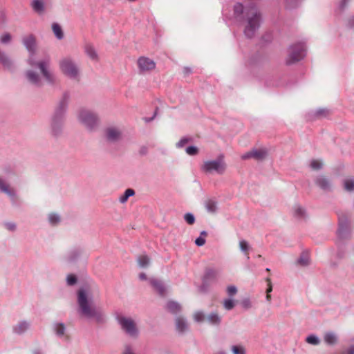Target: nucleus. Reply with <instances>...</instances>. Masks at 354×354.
<instances>
[{
    "label": "nucleus",
    "mask_w": 354,
    "mask_h": 354,
    "mask_svg": "<svg viewBox=\"0 0 354 354\" xmlns=\"http://www.w3.org/2000/svg\"><path fill=\"white\" fill-rule=\"evenodd\" d=\"M310 263V257L307 252H303L297 261V264L304 267Z\"/></svg>",
    "instance_id": "34"
},
{
    "label": "nucleus",
    "mask_w": 354,
    "mask_h": 354,
    "mask_svg": "<svg viewBox=\"0 0 354 354\" xmlns=\"http://www.w3.org/2000/svg\"><path fill=\"white\" fill-rule=\"evenodd\" d=\"M291 213L292 216L299 221H305L308 217L306 208L298 203L292 205L291 208Z\"/></svg>",
    "instance_id": "10"
},
{
    "label": "nucleus",
    "mask_w": 354,
    "mask_h": 354,
    "mask_svg": "<svg viewBox=\"0 0 354 354\" xmlns=\"http://www.w3.org/2000/svg\"><path fill=\"white\" fill-rule=\"evenodd\" d=\"M266 301L270 302L271 301V295L270 294L266 295Z\"/></svg>",
    "instance_id": "62"
},
{
    "label": "nucleus",
    "mask_w": 354,
    "mask_h": 354,
    "mask_svg": "<svg viewBox=\"0 0 354 354\" xmlns=\"http://www.w3.org/2000/svg\"><path fill=\"white\" fill-rule=\"evenodd\" d=\"M77 119L79 123L88 131H95L100 125L98 114L88 109H80L77 112Z\"/></svg>",
    "instance_id": "2"
},
{
    "label": "nucleus",
    "mask_w": 354,
    "mask_h": 354,
    "mask_svg": "<svg viewBox=\"0 0 354 354\" xmlns=\"http://www.w3.org/2000/svg\"><path fill=\"white\" fill-rule=\"evenodd\" d=\"M5 226L8 230L11 231V232L15 231L16 228H17L16 224L15 223H12V222L6 223L5 224Z\"/></svg>",
    "instance_id": "55"
},
{
    "label": "nucleus",
    "mask_w": 354,
    "mask_h": 354,
    "mask_svg": "<svg viewBox=\"0 0 354 354\" xmlns=\"http://www.w3.org/2000/svg\"><path fill=\"white\" fill-rule=\"evenodd\" d=\"M80 254L79 249L71 250L64 257V261L68 263H73L78 259Z\"/></svg>",
    "instance_id": "24"
},
{
    "label": "nucleus",
    "mask_w": 354,
    "mask_h": 354,
    "mask_svg": "<svg viewBox=\"0 0 354 354\" xmlns=\"http://www.w3.org/2000/svg\"><path fill=\"white\" fill-rule=\"evenodd\" d=\"M260 24H248L245 28L244 32L246 37L251 38L254 35L256 31L259 28Z\"/></svg>",
    "instance_id": "27"
},
{
    "label": "nucleus",
    "mask_w": 354,
    "mask_h": 354,
    "mask_svg": "<svg viewBox=\"0 0 354 354\" xmlns=\"http://www.w3.org/2000/svg\"><path fill=\"white\" fill-rule=\"evenodd\" d=\"M344 188L348 192L354 190V179L347 178L344 180Z\"/></svg>",
    "instance_id": "44"
},
{
    "label": "nucleus",
    "mask_w": 354,
    "mask_h": 354,
    "mask_svg": "<svg viewBox=\"0 0 354 354\" xmlns=\"http://www.w3.org/2000/svg\"><path fill=\"white\" fill-rule=\"evenodd\" d=\"M215 354H226V353L224 351H219L216 352Z\"/></svg>",
    "instance_id": "64"
},
{
    "label": "nucleus",
    "mask_w": 354,
    "mask_h": 354,
    "mask_svg": "<svg viewBox=\"0 0 354 354\" xmlns=\"http://www.w3.org/2000/svg\"><path fill=\"white\" fill-rule=\"evenodd\" d=\"M26 78L29 83L32 85L40 86L42 85L41 78L36 72L28 70L26 73Z\"/></svg>",
    "instance_id": "21"
},
{
    "label": "nucleus",
    "mask_w": 354,
    "mask_h": 354,
    "mask_svg": "<svg viewBox=\"0 0 354 354\" xmlns=\"http://www.w3.org/2000/svg\"><path fill=\"white\" fill-rule=\"evenodd\" d=\"M137 262L138 266L142 268H147L150 264V259L146 254H141L138 257Z\"/></svg>",
    "instance_id": "32"
},
{
    "label": "nucleus",
    "mask_w": 354,
    "mask_h": 354,
    "mask_svg": "<svg viewBox=\"0 0 354 354\" xmlns=\"http://www.w3.org/2000/svg\"><path fill=\"white\" fill-rule=\"evenodd\" d=\"M250 158H253L252 149L241 156L242 160H248Z\"/></svg>",
    "instance_id": "58"
},
{
    "label": "nucleus",
    "mask_w": 354,
    "mask_h": 354,
    "mask_svg": "<svg viewBox=\"0 0 354 354\" xmlns=\"http://www.w3.org/2000/svg\"><path fill=\"white\" fill-rule=\"evenodd\" d=\"M30 7L35 13L42 15L45 13L48 7L47 0H31Z\"/></svg>",
    "instance_id": "15"
},
{
    "label": "nucleus",
    "mask_w": 354,
    "mask_h": 354,
    "mask_svg": "<svg viewBox=\"0 0 354 354\" xmlns=\"http://www.w3.org/2000/svg\"><path fill=\"white\" fill-rule=\"evenodd\" d=\"M24 44L26 48L32 53L35 46V39L32 35H28L24 38Z\"/></svg>",
    "instance_id": "35"
},
{
    "label": "nucleus",
    "mask_w": 354,
    "mask_h": 354,
    "mask_svg": "<svg viewBox=\"0 0 354 354\" xmlns=\"http://www.w3.org/2000/svg\"><path fill=\"white\" fill-rule=\"evenodd\" d=\"M241 306L245 309L252 308V302L249 298H245L241 301Z\"/></svg>",
    "instance_id": "52"
},
{
    "label": "nucleus",
    "mask_w": 354,
    "mask_h": 354,
    "mask_svg": "<svg viewBox=\"0 0 354 354\" xmlns=\"http://www.w3.org/2000/svg\"><path fill=\"white\" fill-rule=\"evenodd\" d=\"M253 158L257 160H263L268 156V150L265 148L252 149Z\"/></svg>",
    "instance_id": "25"
},
{
    "label": "nucleus",
    "mask_w": 354,
    "mask_h": 354,
    "mask_svg": "<svg viewBox=\"0 0 354 354\" xmlns=\"http://www.w3.org/2000/svg\"><path fill=\"white\" fill-rule=\"evenodd\" d=\"M11 40V35L9 33H6L0 38V41L2 44H8Z\"/></svg>",
    "instance_id": "53"
},
{
    "label": "nucleus",
    "mask_w": 354,
    "mask_h": 354,
    "mask_svg": "<svg viewBox=\"0 0 354 354\" xmlns=\"http://www.w3.org/2000/svg\"><path fill=\"white\" fill-rule=\"evenodd\" d=\"M184 219L189 225H193L195 222V217L192 213H186L184 215Z\"/></svg>",
    "instance_id": "48"
},
{
    "label": "nucleus",
    "mask_w": 354,
    "mask_h": 354,
    "mask_svg": "<svg viewBox=\"0 0 354 354\" xmlns=\"http://www.w3.org/2000/svg\"><path fill=\"white\" fill-rule=\"evenodd\" d=\"M232 354H247L246 348L242 344H235L230 347Z\"/></svg>",
    "instance_id": "36"
},
{
    "label": "nucleus",
    "mask_w": 354,
    "mask_h": 354,
    "mask_svg": "<svg viewBox=\"0 0 354 354\" xmlns=\"http://www.w3.org/2000/svg\"><path fill=\"white\" fill-rule=\"evenodd\" d=\"M122 330L129 337L137 339L140 335V330L136 321L128 317H120L118 319Z\"/></svg>",
    "instance_id": "7"
},
{
    "label": "nucleus",
    "mask_w": 354,
    "mask_h": 354,
    "mask_svg": "<svg viewBox=\"0 0 354 354\" xmlns=\"http://www.w3.org/2000/svg\"><path fill=\"white\" fill-rule=\"evenodd\" d=\"M77 281V279L75 275L70 274L66 277V283L68 286H73Z\"/></svg>",
    "instance_id": "49"
},
{
    "label": "nucleus",
    "mask_w": 354,
    "mask_h": 354,
    "mask_svg": "<svg viewBox=\"0 0 354 354\" xmlns=\"http://www.w3.org/2000/svg\"><path fill=\"white\" fill-rule=\"evenodd\" d=\"M195 243L197 246H203L205 243V239L204 237L199 236L195 240Z\"/></svg>",
    "instance_id": "56"
},
{
    "label": "nucleus",
    "mask_w": 354,
    "mask_h": 354,
    "mask_svg": "<svg viewBox=\"0 0 354 354\" xmlns=\"http://www.w3.org/2000/svg\"><path fill=\"white\" fill-rule=\"evenodd\" d=\"M315 185L324 192H331L333 183L329 178L324 175H319L315 179Z\"/></svg>",
    "instance_id": "12"
},
{
    "label": "nucleus",
    "mask_w": 354,
    "mask_h": 354,
    "mask_svg": "<svg viewBox=\"0 0 354 354\" xmlns=\"http://www.w3.org/2000/svg\"><path fill=\"white\" fill-rule=\"evenodd\" d=\"M122 354H136L132 346L130 345H126L124 348Z\"/></svg>",
    "instance_id": "54"
},
{
    "label": "nucleus",
    "mask_w": 354,
    "mask_h": 354,
    "mask_svg": "<svg viewBox=\"0 0 354 354\" xmlns=\"http://www.w3.org/2000/svg\"><path fill=\"white\" fill-rule=\"evenodd\" d=\"M150 283L156 290L160 295H164L165 292V288L162 283L156 279H151Z\"/></svg>",
    "instance_id": "30"
},
{
    "label": "nucleus",
    "mask_w": 354,
    "mask_h": 354,
    "mask_svg": "<svg viewBox=\"0 0 354 354\" xmlns=\"http://www.w3.org/2000/svg\"><path fill=\"white\" fill-rule=\"evenodd\" d=\"M48 219L49 223L52 225H57L61 221L60 216L56 213H50L48 215Z\"/></svg>",
    "instance_id": "40"
},
{
    "label": "nucleus",
    "mask_w": 354,
    "mask_h": 354,
    "mask_svg": "<svg viewBox=\"0 0 354 354\" xmlns=\"http://www.w3.org/2000/svg\"><path fill=\"white\" fill-rule=\"evenodd\" d=\"M167 310L173 314H176L181 310L180 305L174 301H169L166 304Z\"/></svg>",
    "instance_id": "29"
},
{
    "label": "nucleus",
    "mask_w": 354,
    "mask_h": 354,
    "mask_svg": "<svg viewBox=\"0 0 354 354\" xmlns=\"http://www.w3.org/2000/svg\"><path fill=\"white\" fill-rule=\"evenodd\" d=\"M28 64L35 68H38L43 77L50 83H53L55 80V75L49 71V66L50 64V58L48 56L43 59L36 60L32 55L28 59Z\"/></svg>",
    "instance_id": "3"
},
{
    "label": "nucleus",
    "mask_w": 354,
    "mask_h": 354,
    "mask_svg": "<svg viewBox=\"0 0 354 354\" xmlns=\"http://www.w3.org/2000/svg\"><path fill=\"white\" fill-rule=\"evenodd\" d=\"M86 53L87 55L90 57V59H91L92 60H94V61L98 60V55H97L96 50H95V48L92 46H90V45L86 46Z\"/></svg>",
    "instance_id": "39"
},
{
    "label": "nucleus",
    "mask_w": 354,
    "mask_h": 354,
    "mask_svg": "<svg viewBox=\"0 0 354 354\" xmlns=\"http://www.w3.org/2000/svg\"><path fill=\"white\" fill-rule=\"evenodd\" d=\"M206 210L210 214H215L218 209V203L215 200L207 199L204 203Z\"/></svg>",
    "instance_id": "26"
},
{
    "label": "nucleus",
    "mask_w": 354,
    "mask_h": 354,
    "mask_svg": "<svg viewBox=\"0 0 354 354\" xmlns=\"http://www.w3.org/2000/svg\"><path fill=\"white\" fill-rule=\"evenodd\" d=\"M0 192L8 195L12 201H14L17 198L15 189L11 187L8 180L2 177H0Z\"/></svg>",
    "instance_id": "14"
},
{
    "label": "nucleus",
    "mask_w": 354,
    "mask_h": 354,
    "mask_svg": "<svg viewBox=\"0 0 354 354\" xmlns=\"http://www.w3.org/2000/svg\"><path fill=\"white\" fill-rule=\"evenodd\" d=\"M237 292H238L237 288L234 285L228 286L226 288V292H227V295L229 296V297H230V298H232V297L236 295Z\"/></svg>",
    "instance_id": "47"
},
{
    "label": "nucleus",
    "mask_w": 354,
    "mask_h": 354,
    "mask_svg": "<svg viewBox=\"0 0 354 354\" xmlns=\"http://www.w3.org/2000/svg\"><path fill=\"white\" fill-rule=\"evenodd\" d=\"M266 282L268 283V288L266 289V295H268L270 294V292L272 291V285L270 278L266 279Z\"/></svg>",
    "instance_id": "57"
},
{
    "label": "nucleus",
    "mask_w": 354,
    "mask_h": 354,
    "mask_svg": "<svg viewBox=\"0 0 354 354\" xmlns=\"http://www.w3.org/2000/svg\"><path fill=\"white\" fill-rule=\"evenodd\" d=\"M207 233L206 231H202L201 232V236H200L205 238L207 236Z\"/></svg>",
    "instance_id": "61"
},
{
    "label": "nucleus",
    "mask_w": 354,
    "mask_h": 354,
    "mask_svg": "<svg viewBox=\"0 0 354 354\" xmlns=\"http://www.w3.org/2000/svg\"><path fill=\"white\" fill-rule=\"evenodd\" d=\"M206 322L210 326L218 327L222 323V316L216 311H212L206 315Z\"/></svg>",
    "instance_id": "20"
},
{
    "label": "nucleus",
    "mask_w": 354,
    "mask_h": 354,
    "mask_svg": "<svg viewBox=\"0 0 354 354\" xmlns=\"http://www.w3.org/2000/svg\"><path fill=\"white\" fill-rule=\"evenodd\" d=\"M342 354H354V346H351L346 351H343Z\"/></svg>",
    "instance_id": "59"
},
{
    "label": "nucleus",
    "mask_w": 354,
    "mask_h": 354,
    "mask_svg": "<svg viewBox=\"0 0 354 354\" xmlns=\"http://www.w3.org/2000/svg\"><path fill=\"white\" fill-rule=\"evenodd\" d=\"M351 227L349 222L346 218H339V228L338 236L341 239H344L348 236L351 233Z\"/></svg>",
    "instance_id": "16"
},
{
    "label": "nucleus",
    "mask_w": 354,
    "mask_h": 354,
    "mask_svg": "<svg viewBox=\"0 0 354 354\" xmlns=\"http://www.w3.org/2000/svg\"><path fill=\"white\" fill-rule=\"evenodd\" d=\"M64 117L53 114L50 118V133L54 136H59L63 131Z\"/></svg>",
    "instance_id": "8"
},
{
    "label": "nucleus",
    "mask_w": 354,
    "mask_h": 354,
    "mask_svg": "<svg viewBox=\"0 0 354 354\" xmlns=\"http://www.w3.org/2000/svg\"><path fill=\"white\" fill-rule=\"evenodd\" d=\"M0 62L2 65L8 68L11 69L12 67V60L2 51L0 50Z\"/></svg>",
    "instance_id": "31"
},
{
    "label": "nucleus",
    "mask_w": 354,
    "mask_h": 354,
    "mask_svg": "<svg viewBox=\"0 0 354 354\" xmlns=\"http://www.w3.org/2000/svg\"><path fill=\"white\" fill-rule=\"evenodd\" d=\"M223 306L225 310H231L236 306V301L232 298H226L223 301Z\"/></svg>",
    "instance_id": "37"
},
{
    "label": "nucleus",
    "mask_w": 354,
    "mask_h": 354,
    "mask_svg": "<svg viewBox=\"0 0 354 354\" xmlns=\"http://www.w3.org/2000/svg\"><path fill=\"white\" fill-rule=\"evenodd\" d=\"M239 248L240 250L245 253L247 259H248L250 258L248 251L250 248L249 243L245 240H241L239 241Z\"/></svg>",
    "instance_id": "42"
},
{
    "label": "nucleus",
    "mask_w": 354,
    "mask_h": 354,
    "mask_svg": "<svg viewBox=\"0 0 354 354\" xmlns=\"http://www.w3.org/2000/svg\"><path fill=\"white\" fill-rule=\"evenodd\" d=\"M52 30L55 37L58 39H62L64 38V32L62 27L59 26V24H53L52 26Z\"/></svg>",
    "instance_id": "38"
},
{
    "label": "nucleus",
    "mask_w": 354,
    "mask_h": 354,
    "mask_svg": "<svg viewBox=\"0 0 354 354\" xmlns=\"http://www.w3.org/2000/svg\"><path fill=\"white\" fill-rule=\"evenodd\" d=\"M53 329L58 337L63 338L66 337V328L64 323H54L53 324Z\"/></svg>",
    "instance_id": "22"
},
{
    "label": "nucleus",
    "mask_w": 354,
    "mask_h": 354,
    "mask_svg": "<svg viewBox=\"0 0 354 354\" xmlns=\"http://www.w3.org/2000/svg\"><path fill=\"white\" fill-rule=\"evenodd\" d=\"M139 71L146 73L153 71L156 68L155 62L147 57H140L137 61Z\"/></svg>",
    "instance_id": "9"
},
{
    "label": "nucleus",
    "mask_w": 354,
    "mask_h": 354,
    "mask_svg": "<svg viewBox=\"0 0 354 354\" xmlns=\"http://www.w3.org/2000/svg\"><path fill=\"white\" fill-rule=\"evenodd\" d=\"M245 15L248 22H259L262 19L261 12L254 6L248 8L245 12Z\"/></svg>",
    "instance_id": "13"
},
{
    "label": "nucleus",
    "mask_w": 354,
    "mask_h": 354,
    "mask_svg": "<svg viewBox=\"0 0 354 354\" xmlns=\"http://www.w3.org/2000/svg\"><path fill=\"white\" fill-rule=\"evenodd\" d=\"M77 313L82 319L97 324L106 321L104 312L95 304L94 289L89 286L81 287L77 291Z\"/></svg>",
    "instance_id": "1"
},
{
    "label": "nucleus",
    "mask_w": 354,
    "mask_h": 354,
    "mask_svg": "<svg viewBox=\"0 0 354 354\" xmlns=\"http://www.w3.org/2000/svg\"><path fill=\"white\" fill-rule=\"evenodd\" d=\"M306 55V46L304 42L293 44L288 48L286 64L291 65L303 59Z\"/></svg>",
    "instance_id": "4"
},
{
    "label": "nucleus",
    "mask_w": 354,
    "mask_h": 354,
    "mask_svg": "<svg viewBox=\"0 0 354 354\" xmlns=\"http://www.w3.org/2000/svg\"><path fill=\"white\" fill-rule=\"evenodd\" d=\"M184 71L185 73L188 74V73H191V69L188 68H185Z\"/></svg>",
    "instance_id": "63"
},
{
    "label": "nucleus",
    "mask_w": 354,
    "mask_h": 354,
    "mask_svg": "<svg viewBox=\"0 0 354 354\" xmlns=\"http://www.w3.org/2000/svg\"><path fill=\"white\" fill-rule=\"evenodd\" d=\"M324 342L328 345H335L337 343L338 337L334 332H327L324 335Z\"/></svg>",
    "instance_id": "28"
},
{
    "label": "nucleus",
    "mask_w": 354,
    "mask_h": 354,
    "mask_svg": "<svg viewBox=\"0 0 354 354\" xmlns=\"http://www.w3.org/2000/svg\"><path fill=\"white\" fill-rule=\"evenodd\" d=\"M191 141V139L187 137L182 138L176 144L177 148L183 147L187 143Z\"/></svg>",
    "instance_id": "51"
},
{
    "label": "nucleus",
    "mask_w": 354,
    "mask_h": 354,
    "mask_svg": "<svg viewBox=\"0 0 354 354\" xmlns=\"http://www.w3.org/2000/svg\"><path fill=\"white\" fill-rule=\"evenodd\" d=\"M185 151L189 156H196L198 153V149L195 146H189L186 148Z\"/></svg>",
    "instance_id": "50"
},
{
    "label": "nucleus",
    "mask_w": 354,
    "mask_h": 354,
    "mask_svg": "<svg viewBox=\"0 0 354 354\" xmlns=\"http://www.w3.org/2000/svg\"><path fill=\"white\" fill-rule=\"evenodd\" d=\"M135 194V191L133 189H127L124 193L119 197V202L122 204L125 203L128 201L129 198L134 196Z\"/></svg>",
    "instance_id": "33"
},
{
    "label": "nucleus",
    "mask_w": 354,
    "mask_h": 354,
    "mask_svg": "<svg viewBox=\"0 0 354 354\" xmlns=\"http://www.w3.org/2000/svg\"><path fill=\"white\" fill-rule=\"evenodd\" d=\"M324 163L322 160L313 159L310 162V167L313 170H319L323 167Z\"/></svg>",
    "instance_id": "43"
},
{
    "label": "nucleus",
    "mask_w": 354,
    "mask_h": 354,
    "mask_svg": "<svg viewBox=\"0 0 354 354\" xmlns=\"http://www.w3.org/2000/svg\"><path fill=\"white\" fill-rule=\"evenodd\" d=\"M219 276L218 271L214 269H208L204 275L203 281L205 283L216 281Z\"/></svg>",
    "instance_id": "23"
},
{
    "label": "nucleus",
    "mask_w": 354,
    "mask_h": 354,
    "mask_svg": "<svg viewBox=\"0 0 354 354\" xmlns=\"http://www.w3.org/2000/svg\"><path fill=\"white\" fill-rule=\"evenodd\" d=\"M30 328V322L27 320H21L12 327L13 333L21 335L26 333Z\"/></svg>",
    "instance_id": "19"
},
{
    "label": "nucleus",
    "mask_w": 354,
    "mask_h": 354,
    "mask_svg": "<svg viewBox=\"0 0 354 354\" xmlns=\"http://www.w3.org/2000/svg\"><path fill=\"white\" fill-rule=\"evenodd\" d=\"M122 132L118 127H109L104 130V136L109 142H115L121 138Z\"/></svg>",
    "instance_id": "11"
},
{
    "label": "nucleus",
    "mask_w": 354,
    "mask_h": 354,
    "mask_svg": "<svg viewBox=\"0 0 354 354\" xmlns=\"http://www.w3.org/2000/svg\"><path fill=\"white\" fill-rule=\"evenodd\" d=\"M68 100L69 95L65 93L59 100L58 104L57 105L53 114L65 117V113L66 112L68 107Z\"/></svg>",
    "instance_id": "17"
},
{
    "label": "nucleus",
    "mask_w": 354,
    "mask_h": 354,
    "mask_svg": "<svg viewBox=\"0 0 354 354\" xmlns=\"http://www.w3.org/2000/svg\"><path fill=\"white\" fill-rule=\"evenodd\" d=\"M139 279L140 280H146L147 279V275L145 273H140L139 274Z\"/></svg>",
    "instance_id": "60"
},
{
    "label": "nucleus",
    "mask_w": 354,
    "mask_h": 354,
    "mask_svg": "<svg viewBox=\"0 0 354 354\" xmlns=\"http://www.w3.org/2000/svg\"><path fill=\"white\" fill-rule=\"evenodd\" d=\"M175 327L179 334H185L189 330V324L184 317L177 316L175 318Z\"/></svg>",
    "instance_id": "18"
},
{
    "label": "nucleus",
    "mask_w": 354,
    "mask_h": 354,
    "mask_svg": "<svg viewBox=\"0 0 354 354\" xmlns=\"http://www.w3.org/2000/svg\"><path fill=\"white\" fill-rule=\"evenodd\" d=\"M306 342L312 345H318L320 343V339L317 336L315 335H310L306 337Z\"/></svg>",
    "instance_id": "46"
},
{
    "label": "nucleus",
    "mask_w": 354,
    "mask_h": 354,
    "mask_svg": "<svg viewBox=\"0 0 354 354\" xmlns=\"http://www.w3.org/2000/svg\"><path fill=\"white\" fill-rule=\"evenodd\" d=\"M227 169V165L223 155H219L216 159L207 160L203 162L201 169L208 174L216 173L218 175L223 174Z\"/></svg>",
    "instance_id": "5"
},
{
    "label": "nucleus",
    "mask_w": 354,
    "mask_h": 354,
    "mask_svg": "<svg viewBox=\"0 0 354 354\" xmlns=\"http://www.w3.org/2000/svg\"><path fill=\"white\" fill-rule=\"evenodd\" d=\"M62 73L72 80H77L80 77V67L70 57H64L59 62Z\"/></svg>",
    "instance_id": "6"
},
{
    "label": "nucleus",
    "mask_w": 354,
    "mask_h": 354,
    "mask_svg": "<svg viewBox=\"0 0 354 354\" xmlns=\"http://www.w3.org/2000/svg\"><path fill=\"white\" fill-rule=\"evenodd\" d=\"M243 13V6L241 3H237L234 6V16L239 18Z\"/></svg>",
    "instance_id": "45"
},
{
    "label": "nucleus",
    "mask_w": 354,
    "mask_h": 354,
    "mask_svg": "<svg viewBox=\"0 0 354 354\" xmlns=\"http://www.w3.org/2000/svg\"><path fill=\"white\" fill-rule=\"evenodd\" d=\"M193 319L198 323L206 322V315L203 311H196L193 315Z\"/></svg>",
    "instance_id": "41"
}]
</instances>
